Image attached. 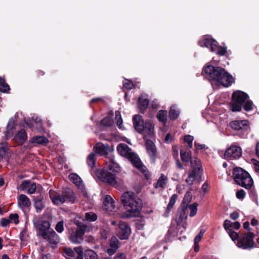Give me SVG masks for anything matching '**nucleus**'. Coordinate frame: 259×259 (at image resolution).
<instances>
[{
	"instance_id": "1",
	"label": "nucleus",
	"mask_w": 259,
	"mask_h": 259,
	"mask_svg": "<svg viewBox=\"0 0 259 259\" xmlns=\"http://www.w3.org/2000/svg\"><path fill=\"white\" fill-rule=\"evenodd\" d=\"M136 194L131 191L124 192L120 197V201L125 209L122 216L124 218L139 217L143 207V200L137 196L141 191V187L135 189Z\"/></svg>"
},
{
	"instance_id": "2",
	"label": "nucleus",
	"mask_w": 259,
	"mask_h": 259,
	"mask_svg": "<svg viewBox=\"0 0 259 259\" xmlns=\"http://www.w3.org/2000/svg\"><path fill=\"white\" fill-rule=\"evenodd\" d=\"M204 71L212 85L213 82H217L224 87H228L233 82L232 76L221 67L207 65L204 68Z\"/></svg>"
},
{
	"instance_id": "3",
	"label": "nucleus",
	"mask_w": 259,
	"mask_h": 259,
	"mask_svg": "<svg viewBox=\"0 0 259 259\" xmlns=\"http://www.w3.org/2000/svg\"><path fill=\"white\" fill-rule=\"evenodd\" d=\"M155 139L154 125L152 122H147V153L152 164L155 163L158 154L157 148L153 142Z\"/></svg>"
},
{
	"instance_id": "4",
	"label": "nucleus",
	"mask_w": 259,
	"mask_h": 259,
	"mask_svg": "<svg viewBox=\"0 0 259 259\" xmlns=\"http://www.w3.org/2000/svg\"><path fill=\"white\" fill-rule=\"evenodd\" d=\"M119 154L127 159L138 169L143 171V165L138 156L124 143H120L117 147Z\"/></svg>"
},
{
	"instance_id": "5",
	"label": "nucleus",
	"mask_w": 259,
	"mask_h": 259,
	"mask_svg": "<svg viewBox=\"0 0 259 259\" xmlns=\"http://www.w3.org/2000/svg\"><path fill=\"white\" fill-rule=\"evenodd\" d=\"M233 176L236 183L246 189H250L253 184V180L249 174L240 167L233 169Z\"/></svg>"
},
{
	"instance_id": "6",
	"label": "nucleus",
	"mask_w": 259,
	"mask_h": 259,
	"mask_svg": "<svg viewBox=\"0 0 259 259\" xmlns=\"http://www.w3.org/2000/svg\"><path fill=\"white\" fill-rule=\"evenodd\" d=\"M50 196L53 203L59 205L65 202H75V197L73 191L70 189L64 190L62 194H57L52 190L50 191Z\"/></svg>"
},
{
	"instance_id": "7",
	"label": "nucleus",
	"mask_w": 259,
	"mask_h": 259,
	"mask_svg": "<svg viewBox=\"0 0 259 259\" xmlns=\"http://www.w3.org/2000/svg\"><path fill=\"white\" fill-rule=\"evenodd\" d=\"M97 176L102 182L111 185L115 188L121 187L123 184V180L111 172L104 170L98 169L96 172Z\"/></svg>"
},
{
	"instance_id": "8",
	"label": "nucleus",
	"mask_w": 259,
	"mask_h": 259,
	"mask_svg": "<svg viewBox=\"0 0 259 259\" xmlns=\"http://www.w3.org/2000/svg\"><path fill=\"white\" fill-rule=\"evenodd\" d=\"M232 98L230 109L233 112H237L241 110L242 104L248 99V96L245 93L237 91L233 93Z\"/></svg>"
},
{
	"instance_id": "9",
	"label": "nucleus",
	"mask_w": 259,
	"mask_h": 259,
	"mask_svg": "<svg viewBox=\"0 0 259 259\" xmlns=\"http://www.w3.org/2000/svg\"><path fill=\"white\" fill-rule=\"evenodd\" d=\"M87 227L84 225L78 226L77 228L72 229L70 231L69 239L74 244L81 243L83 240V235L85 232Z\"/></svg>"
},
{
	"instance_id": "10",
	"label": "nucleus",
	"mask_w": 259,
	"mask_h": 259,
	"mask_svg": "<svg viewBox=\"0 0 259 259\" xmlns=\"http://www.w3.org/2000/svg\"><path fill=\"white\" fill-rule=\"evenodd\" d=\"M254 234L252 232H247L242 237L239 238L237 243L238 247L243 249H250L254 247L253 240Z\"/></svg>"
},
{
	"instance_id": "11",
	"label": "nucleus",
	"mask_w": 259,
	"mask_h": 259,
	"mask_svg": "<svg viewBox=\"0 0 259 259\" xmlns=\"http://www.w3.org/2000/svg\"><path fill=\"white\" fill-rule=\"evenodd\" d=\"M230 125L232 129L238 131V135L241 137L247 136L248 133V122L246 120L233 121Z\"/></svg>"
},
{
	"instance_id": "12",
	"label": "nucleus",
	"mask_w": 259,
	"mask_h": 259,
	"mask_svg": "<svg viewBox=\"0 0 259 259\" xmlns=\"http://www.w3.org/2000/svg\"><path fill=\"white\" fill-rule=\"evenodd\" d=\"M33 223L40 236L49 232L48 230L51 226L50 222L46 220H43L40 217H34L33 219Z\"/></svg>"
},
{
	"instance_id": "13",
	"label": "nucleus",
	"mask_w": 259,
	"mask_h": 259,
	"mask_svg": "<svg viewBox=\"0 0 259 259\" xmlns=\"http://www.w3.org/2000/svg\"><path fill=\"white\" fill-rule=\"evenodd\" d=\"M83 251L81 246L75 247L73 249L66 248L64 250V256L66 259H83Z\"/></svg>"
},
{
	"instance_id": "14",
	"label": "nucleus",
	"mask_w": 259,
	"mask_h": 259,
	"mask_svg": "<svg viewBox=\"0 0 259 259\" xmlns=\"http://www.w3.org/2000/svg\"><path fill=\"white\" fill-rule=\"evenodd\" d=\"M117 235L121 240L127 239L131 234V228L128 224L123 221H120L117 229Z\"/></svg>"
},
{
	"instance_id": "15",
	"label": "nucleus",
	"mask_w": 259,
	"mask_h": 259,
	"mask_svg": "<svg viewBox=\"0 0 259 259\" xmlns=\"http://www.w3.org/2000/svg\"><path fill=\"white\" fill-rule=\"evenodd\" d=\"M242 154V150L240 147L232 146L228 148L225 153V158L226 159L238 158Z\"/></svg>"
},
{
	"instance_id": "16",
	"label": "nucleus",
	"mask_w": 259,
	"mask_h": 259,
	"mask_svg": "<svg viewBox=\"0 0 259 259\" xmlns=\"http://www.w3.org/2000/svg\"><path fill=\"white\" fill-rule=\"evenodd\" d=\"M192 194L190 192H187L185 195L182 203L179 210L180 218L183 219V218H185V219H186L187 218V216L185 215L186 211L187 209L189 203L190 202L192 199Z\"/></svg>"
},
{
	"instance_id": "17",
	"label": "nucleus",
	"mask_w": 259,
	"mask_h": 259,
	"mask_svg": "<svg viewBox=\"0 0 259 259\" xmlns=\"http://www.w3.org/2000/svg\"><path fill=\"white\" fill-rule=\"evenodd\" d=\"M26 123L32 130H36L39 132L43 131L41 120L37 116H33L31 120H27Z\"/></svg>"
},
{
	"instance_id": "18",
	"label": "nucleus",
	"mask_w": 259,
	"mask_h": 259,
	"mask_svg": "<svg viewBox=\"0 0 259 259\" xmlns=\"http://www.w3.org/2000/svg\"><path fill=\"white\" fill-rule=\"evenodd\" d=\"M47 240L53 247L55 246L59 242V237L54 230H51L41 236Z\"/></svg>"
},
{
	"instance_id": "19",
	"label": "nucleus",
	"mask_w": 259,
	"mask_h": 259,
	"mask_svg": "<svg viewBox=\"0 0 259 259\" xmlns=\"http://www.w3.org/2000/svg\"><path fill=\"white\" fill-rule=\"evenodd\" d=\"M217 43L218 42L215 40L209 37H205L198 42L200 46L209 48L211 52L215 51Z\"/></svg>"
},
{
	"instance_id": "20",
	"label": "nucleus",
	"mask_w": 259,
	"mask_h": 259,
	"mask_svg": "<svg viewBox=\"0 0 259 259\" xmlns=\"http://www.w3.org/2000/svg\"><path fill=\"white\" fill-rule=\"evenodd\" d=\"M133 123L135 130L139 133L144 131L145 128L144 121L140 115H135L133 117Z\"/></svg>"
},
{
	"instance_id": "21",
	"label": "nucleus",
	"mask_w": 259,
	"mask_h": 259,
	"mask_svg": "<svg viewBox=\"0 0 259 259\" xmlns=\"http://www.w3.org/2000/svg\"><path fill=\"white\" fill-rule=\"evenodd\" d=\"M115 206L113 198L110 195H105L103 198V209L111 211L114 209Z\"/></svg>"
},
{
	"instance_id": "22",
	"label": "nucleus",
	"mask_w": 259,
	"mask_h": 259,
	"mask_svg": "<svg viewBox=\"0 0 259 259\" xmlns=\"http://www.w3.org/2000/svg\"><path fill=\"white\" fill-rule=\"evenodd\" d=\"M18 205L21 209L27 208L30 206L31 202L26 195L21 194L18 199Z\"/></svg>"
},
{
	"instance_id": "23",
	"label": "nucleus",
	"mask_w": 259,
	"mask_h": 259,
	"mask_svg": "<svg viewBox=\"0 0 259 259\" xmlns=\"http://www.w3.org/2000/svg\"><path fill=\"white\" fill-rule=\"evenodd\" d=\"M200 175L201 173L196 171V169H193L192 171L189 174L187 178L185 180L187 185L189 186L193 185L194 182L200 178Z\"/></svg>"
},
{
	"instance_id": "24",
	"label": "nucleus",
	"mask_w": 259,
	"mask_h": 259,
	"mask_svg": "<svg viewBox=\"0 0 259 259\" xmlns=\"http://www.w3.org/2000/svg\"><path fill=\"white\" fill-rule=\"evenodd\" d=\"M94 151L100 155H105L108 154V147L101 143H98L94 147Z\"/></svg>"
},
{
	"instance_id": "25",
	"label": "nucleus",
	"mask_w": 259,
	"mask_h": 259,
	"mask_svg": "<svg viewBox=\"0 0 259 259\" xmlns=\"http://www.w3.org/2000/svg\"><path fill=\"white\" fill-rule=\"evenodd\" d=\"M168 177L163 174H161L160 177L157 180L154 187L156 189L160 188L164 189L166 187L168 182Z\"/></svg>"
},
{
	"instance_id": "26",
	"label": "nucleus",
	"mask_w": 259,
	"mask_h": 259,
	"mask_svg": "<svg viewBox=\"0 0 259 259\" xmlns=\"http://www.w3.org/2000/svg\"><path fill=\"white\" fill-rule=\"evenodd\" d=\"M27 138V135L25 130H21L15 136V141L20 144L25 142Z\"/></svg>"
},
{
	"instance_id": "27",
	"label": "nucleus",
	"mask_w": 259,
	"mask_h": 259,
	"mask_svg": "<svg viewBox=\"0 0 259 259\" xmlns=\"http://www.w3.org/2000/svg\"><path fill=\"white\" fill-rule=\"evenodd\" d=\"M15 121L13 118H11L8 122L7 131L5 132L6 137L7 139L11 137L14 134Z\"/></svg>"
},
{
	"instance_id": "28",
	"label": "nucleus",
	"mask_w": 259,
	"mask_h": 259,
	"mask_svg": "<svg viewBox=\"0 0 259 259\" xmlns=\"http://www.w3.org/2000/svg\"><path fill=\"white\" fill-rule=\"evenodd\" d=\"M107 164V166L110 170L116 172H119L121 171L120 167L116 162H115L113 159L110 158Z\"/></svg>"
},
{
	"instance_id": "29",
	"label": "nucleus",
	"mask_w": 259,
	"mask_h": 259,
	"mask_svg": "<svg viewBox=\"0 0 259 259\" xmlns=\"http://www.w3.org/2000/svg\"><path fill=\"white\" fill-rule=\"evenodd\" d=\"M70 180L77 187H81L82 185V181L81 178L76 174L72 173L69 175Z\"/></svg>"
},
{
	"instance_id": "30",
	"label": "nucleus",
	"mask_w": 259,
	"mask_h": 259,
	"mask_svg": "<svg viewBox=\"0 0 259 259\" xmlns=\"http://www.w3.org/2000/svg\"><path fill=\"white\" fill-rule=\"evenodd\" d=\"M30 142L32 143L45 145L48 142V140L44 136H35L31 138Z\"/></svg>"
},
{
	"instance_id": "31",
	"label": "nucleus",
	"mask_w": 259,
	"mask_h": 259,
	"mask_svg": "<svg viewBox=\"0 0 259 259\" xmlns=\"http://www.w3.org/2000/svg\"><path fill=\"white\" fill-rule=\"evenodd\" d=\"M181 158L183 161L188 162L191 161L192 158L191 153L190 150L186 151L181 150L180 152Z\"/></svg>"
},
{
	"instance_id": "32",
	"label": "nucleus",
	"mask_w": 259,
	"mask_h": 259,
	"mask_svg": "<svg viewBox=\"0 0 259 259\" xmlns=\"http://www.w3.org/2000/svg\"><path fill=\"white\" fill-rule=\"evenodd\" d=\"M158 120L165 125L167 122V111L166 110H159L157 115Z\"/></svg>"
},
{
	"instance_id": "33",
	"label": "nucleus",
	"mask_w": 259,
	"mask_h": 259,
	"mask_svg": "<svg viewBox=\"0 0 259 259\" xmlns=\"http://www.w3.org/2000/svg\"><path fill=\"white\" fill-rule=\"evenodd\" d=\"M138 106L141 113H145L146 111V98L144 96H142L139 98Z\"/></svg>"
},
{
	"instance_id": "34",
	"label": "nucleus",
	"mask_w": 259,
	"mask_h": 259,
	"mask_svg": "<svg viewBox=\"0 0 259 259\" xmlns=\"http://www.w3.org/2000/svg\"><path fill=\"white\" fill-rule=\"evenodd\" d=\"M191 165L193 169H196V171H199L201 173L202 166L201 165L200 160L196 158H195L191 161Z\"/></svg>"
},
{
	"instance_id": "35",
	"label": "nucleus",
	"mask_w": 259,
	"mask_h": 259,
	"mask_svg": "<svg viewBox=\"0 0 259 259\" xmlns=\"http://www.w3.org/2000/svg\"><path fill=\"white\" fill-rule=\"evenodd\" d=\"M180 111L178 109H177L175 106H172L171 107L169 112V118L172 120L176 119L179 116Z\"/></svg>"
},
{
	"instance_id": "36",
	"label": "nucleus",
	"mask_w": 259,
	"mask_h": 259,
	"mask_svg": "<svg viewBox=\"0 0 259 259\" xmlns=\"http://www.w3.org/2000/svg\"><path fill=\"white\" fill-rule=\"evenodd\" d=\"M34 207L36 209V211L37 213L40 212L44 208L45 206L41 201L39 199H36L34 200Z\"/></svg>"
},
{
	"instance_id": "37",
	"label": "nucleus",
	"mask_w": 259,
	"mask_h": 259,
	"mask_svg": "<svg viewBox=\"0 0 259 259\" xmlns=\"http://www.w3.org/2000/svg\"><path fill=\"white\" fill-rule=\"evenodd\" d=\"M198 206V204L197 203H194L192 204L188 205V207L189 209L190 210V212L189 214L190 217H193L196 214L197 212V207Z\"/></svg>"
},
{
	"instance_id": "38",
	"label": "nucleus",
	"mask_w": 259,
	"mask_h": 259,
	"mask_svg": "<svg viewBox=\"0 0 259 259\" xmlns=\"http://www.w3.org/2000/svg\"><path fill=\"white\" fill-rule=\"evenodd\" d=\"M9 90L10 87L8 84L5 83V79L0 77V92L6 93Z\"/></svg>"
},
{
	"instance_id": "39",
	"label": "nucleus",
	"mask_w": 259,
	"mask_h": 259,
	"mask_svg": "<svg viewBox=\"0 0 259 259\" xmlns=\"http://www.w3.org/2000/svg\"><path fill=\"white\" fill-rule=\"evenodd\" d=\"M97 215L96 213L89 212L85 213L84 219L89 222H94L97 219Z\"/></svg>"
},
{
	"instance_id": "40",
	"label": "nucleus",
	"mask_w": 259,
	"mask_h": 259,
	"mask_svg": "<svg viewBox=\"0 0 259 259\" xmlns=\"http://www.w3.org/2000/svg\"><path fill=\"white\" fill-rule=\"evenodd\" d=\"M85 259H98L97 254L92 250H88L85 252Z\"/></svg>"
},
{
	"instance_id": "41",
	"label": "nucleus",
	"mask_w": 259,
	"mask_h": 259,
	"mask_svg": "<svg viewBox=\"0 0 259 259\" xmlns=\"http://www.w3.org/2000/svg\"><path fill=\"white\" fill-rule=\"evenodd\" d=\"M96 154L91 153L87 158V163L88 165L91 167H94L95 163Z\"/></svg>"
},
{
	"instance_id": "42",
	"label": "nucleus",
	"mask_w": 259,
	"mask_h": 259,
	"mask_svg": "<svg viewBox=\"0 0 259 259\" xmlns=\"http://www.w3.org/2000/svg\"><path fill=\"white\" fill-rule=\"evenodd\" d=\"M178 198V196L176 194H173L170 199L168 205L167 206V210L169 211L173 207L176 200Z\"/></svg>"
},
{
	"instance_id": "43",
	"label": "nucleus",
	"mask_w": 259,
	"mask_h": 259,
	"mask_svg": "<svg viewBox=\"0 0 259 259\" xmlns=\"http://www.w3.org/2000/svg\"><path fill=\"white\" fill-rule=\"evenodd\" d=\"M194 137L191 135H187L184 138V143L187 144L189 148H191L193 145Z\"/></svg>"
},
{
	"instance_id": "44",
	"label": "nucleus",
	"mask_w": 259,
	"mask_h": 259,
	"mask_svg": "<svg viewBox=\"0 0 259 259\" xmlns=\"http://www.w3.org/2000/svg\"><path fill=\"white\" fill-rule=\"evenodd\" d=\"M113 120L111 117L107 116L101 121V124L105 126H110L113 124Z\"/></svg>"
},
{
	"instance_id": "45",
	"label": "nucleus",
	"mask_w": 259,
	"mask_h": 259,
	"mask_svg": "<svg viewBox=\"0 0 259 259\" xmlns=\"http://www.w3.org/2000/svg\"><path fill=\"white\" fill-rule=\"evenodd\" d=\"M115 119L116 120V124L117 126L119 128H121V124L122 123V120L121 118V116L120 114V112L118 111H116L115 113Z\"/></svg>"
},
{
	"instance_id": "46",
	"label": "nucleus",
	"mask_w": 259,
	"mask_h": 259,
	"mask_svg": "<svg viewBox=\"0 0 259 259\" xmlns=\"http://www.w3.org/2000/svg\"><path fill=\"white\" fill-rule=\"evenodd\" d=\"M134 87V84L131 80L125 79L123 82V88L125 89L131 90Z\"/></svg>"
},
{
	"instance_id": "47",
	"label": "nucleus",
	"mask_w": 259,
	"mask_h": 259,
	"mask_svg": "<svg viewBox=\"0 0 259 259\" xmlns=\"http://www.w3.org/2000/svg\"><path fill=\"white\" fill-rule=\"evenodd\" d=\"M214 52H216L217 54L220 56H224L226 53V48L219 46L217 43L215 51Z\"/></svg>"
},
{
	"instance_id": "48",
	"label": "nucleus",
	"mask_w": 259,
	"mask_h": 259,
	"mask_svg": "<svg viewBox=\"0 0 259 259\" xmlns=\"http://www.w3.org/2000/svg\"><path fill=\"white\" fill-rule=\"evenodd\" d=\"M7 144L6 142L0 143V156L5 155L7 149Z\"/></svg>"
},
{
	"instance_id": "49",
	"label": "nucleus",
	"mask_w": 259,
	"mask_h": 259,
	"mask_svg": "<svg viewBox=\"0 0 259 259\" xmlns=\"http://www.w3.org/2000/svg\"><path fill=\"white\" fill-rule=\"evenodd\" d=\"M118 240L115 237H113L110 240V246L116 250L118 248Z\"/></svg>"
},
{
	"instance_id": "50",
	"label": "nucleus",
	"mask_w": 259,
	"mask_h": 259,
	"mask_svg": "<svg viewBox=\"0 0 259 259\" xmlns=\"http://www.w3.org/2000/svg\"><path fill=\"white\" fill-rule=\"evenodd\" d=\"M244 109L245 110L249 111L252 109L253 104L251 101H249L248 99L246 100L245 102H244Z\"/></svg>"
},
{
	"instance_id": "51",
	"label": "nucleus",
	"mask_w": 259,
	"mask_h": 259,
	"mask_svg": "<svg viewBox=\"0 0 259 259\" xmlns=\"http://www.w3.org/2000/svg\"><path fill=\"white\" fill-rule=\"evenodd\" d=\"M228 234L230 237V238H231V239L233 241H235L236 240H238L239 239V234L234 232L233 230H229L228 231Z\"/></svg>"
},
{
	"instance_id": "52",
	"label": "nucleus",
	"mask_w": 259,
	"mask_h": 259,
	"mask_svg": "<svg viewBox=\"0 0 259 259\" xmlns=\"http://www.w3.org/2000/svg\"><path fill=\"white\" fill-rule=\"evenodd\" d=\"M36 190V185L34 183H31L28 186L27 188V192L29 194H33L35 193Z\"/></svg>"
},
{
	"instance_id": "53",
	"label": "nucleus",
	"mask_w": 259,
	"mask_h": 259,
	"mask_svg": "<svg viewBox=\"0 0 259 259\" xmlns=\"http://www.w3.org/2000/svg\"><path fill=\"white\" fill-rule=\"evenodd\" d=\"M56 231L58 233H62L64 231V222L61 221L59 222L55 227Z\"/></svg>"
},
{
	"instance_id": "54",
	"label": "nucleus",
	"mask_w": 259,
	"mask_h": 259,
	"mask_svg": "<svg viewBox=\"0 0 259 259\" xmlns=\"http://www.w3.org/2000/svg\"><path fill=\"white\" fill-rule=\"evenodd\" d=\"M18 215L16 213L11 214L9 216V220L10 223L13 222L15 224H17L19 223Z\"/></svg>"
},
{
	"instance_id": "55",
	"label": "nucleus",
	"mask_w": 259,
	"mask_h": 259,
	"mask_svg": "<svg viewBox=\"0 0 259 259\" xmlns=\"http://www.w3.org/2000/svg\"><path fill=\"white\" fill-rule=\"evenodd\" d=\"M30 182L29 181H24L19 186V189L23 191L28 188V186L30 184Z\"/></svg>"
},
{
	"instance_id": "56",
	"label": "nucleus",
	"mask_w": 259,
	"mask_h": 259,
	"mask_svg": "<svg viewBox=\"0 0 259 259\" xmlns=\"http://www.w3.org/2000/svg\"><path fill=\"white\" fill-rule=\"evenodd\" d=\"M236 195L238 199L242 200L244 198L246 193L243 190L241 189L236 192Z\"/></svg>"
},
{
	"instance_id": "57",
	"label": "nucleus",
	"mask_w": 259,
	"mask_h": 259,
	"mask_svg": "<svg viewBox=\"0 0 259 259\" xmlns=\"http://www.w3.org/2000/svg\"><path fill=\"white\" fill-rule=\"evenodd\" d=\"M223 226L225 229L228 231L229 230H231L230 228L232 227V223L228 220H226L224 222Z\"/></svg>"
},
{
	"instance_id": "58",
	"label": "nucleus",
	"mask_w": 259,
	"mask_h": 259,
	"mask_svg": "<svg viewBox=\"0 0 259 259\" xmlns=\"http://www.w3.org/2000/svg\"><path fill=\"white\" fill-rule=\"evenodd\" d=\"M145 225V222L144 220H142V219H137L136 222V226L138 229H142Z\"/></svg>"
},
{
	"instance_id": "59",
	"label": "nucleus",
	"mask_w": 259,
	"mask_h": 259,
	"mask_svg": "<svg viewBox=\"0 0 259 259\" xmlns=\"http://www.w3.org/2000/svg\"><path fill=\"white\" fill-rule=\"evenodd\" d=\"M1 225L3 227H6L8 226L10 223V221L9 219H7L6 218H3L1 219Z\"/></svg>"
},
{
	"instance_id": "60",
	"label": "nucleus",
	"mask_w": 259,
	"mask_h": 259,
	"mask_svg": "<svg viewBox=\"0 0 259 259\" xmlns=\"http://www.w3.org/2000/svg\"><path fill=\"white\" fill-rule=\"evenodd\" d=\"M238 217H239V214L236 211H234L233 212H232L230 214V218L233 220H235L237 219L238 218Z\"/></svg>"
},
{
	"instance_id": "61",
	"label": "nucleus",
	"mask_w": 259,
	"mask_h": 259,
	"mask_svg": "<svg viewBox=\"0 0 259 259\" xmlns=\"http://www.w3.org/2000/svg\"><path fill=\"white\" fill-rule=\"evenodd\" d=\"M233 228L238 229L240 227V224L238 222H235V223H232V227Z\"/></svg>"
},
{
	"instance_id": "62",
	"label": "nucleus",
	"mask_w": 259,
	"mask_h": 259,
	"mask_svg": "<svg viewBox=\"0 0 259 259\" xmlns=\"http://www.w3.org/2000/svg\"><path fill=\"white\" fill-rule=\"evenodd\" d=\"M171 136L170 134H167L165 138V141L166 143H170L171 141Z\"/></svg>"
},
{
	"instance_id": "63",
	"label": "nucleus",
	"mask_w": 259,
	"mask_h": 259,
	"mask_svg": "<svg viewBox=\"0 0 259 259\" xmlns=\"http://www.w3.org/2000/svg\"><path fill=\"white\" fill-rule=\"evenodd\" d=\"M114 259H125V255L122 254H117L115 256Z\"/></svg>"
},
{
	"instance_id": "64",
	"label": "nucleus",
	"mask_w": 259,
	"mask_h": 259,
	"mask_svg": "<svg viewBox=\"0 0 259 259\" xmlns=\"http://www.w3.org/2000/svg\"><path fill=\"white\" fill-rule=\"evenodd\" d=\"M254 166L255 170L257 172H259V161L254 162Z\"/></svg>"
}]
</instances>
